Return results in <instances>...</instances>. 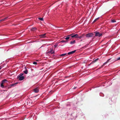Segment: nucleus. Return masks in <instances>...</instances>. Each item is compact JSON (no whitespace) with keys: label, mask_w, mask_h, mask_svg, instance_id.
I'll list each match as a JSON object with an SVG mask.
<instances>
[{"label":"nucleus","mask_w":120,"mask_h":120,"mask_svg":"<svg viewBox=\"0 0 120 120\" xmlns=\"http://www.w3.org/2000/svg\"><path fill=\"white\" fill-rule=\"evenodd\" d=\"M94 35V34L92 33H89L86 34V37L88 38L93 37Z\"/></svg>","instance_id":"f257e3e1"},{"label":"nucleus","mask_w":120,"mask_h":120,"mask_svg":"<svg viewBox=\"0 0 120 120\" xmlns=\"http://www.w3.org/2000/svg\"><path fill=\"white\" fill-rule=\"evenodd\" d=\"M95 36H98L99 37L101 36L102 35V34L100 33L99 32H95Z\"/></svg>","instance_id":"f03ea898"},{"label":"nucleus","mask_w":120,"mask_h":120,"mask_svg":"<svg viewBox=\"0 0 120 120\" xmlns=\"http://www.w3.org/2000/svg\"><path fill=\"white\" fill-rule=\"evenodd\" d=\"M34 92L35 93H37L38 92L39 90L38 88H36L33 90Z\"/></svg>","instance_id":"7ed1b4c3"},{"label":"nucleus","mask_w":120,"mask_h":120,"mask_svg":"<svg viewBox=\"0 0 120 120\" xmlns=\"http://www.w3.org/2000/svg\"><path fill=\"white\" fill-rule=\"evenodd\" d=\"M76 50H75L74 51L69 52L68 53V55H70L72 54H73L75 52Z\"/></svg>","instance_id":"20e7f679"},{"label":"nucleus","mask_w":120,"mask_h":120,"mask_svg":"<svg viewBox=\"0 0 120 120\" xmlns=\"http://www.w3.org/2000/svg\"><path fill=\"white\" fill-rule=\"evenodd\" d=\"M73 34L71 35V38H77L78 37V34H76L74 35H73Z\"/></svg>","instance_id":"39448f33"},{"label":"nucleus","mask_w":120,"mask_h":120,"mask_svg":"<svg viewBox=\"0 0 120 120\" xmlns=\"http://www.w3.org/2000/svg\"><path fill=\"white\" fill-rule=\"evenodd\" d=\"M111 59H108L107 61L105 63H104L101 66V67H102L104 65H105V64H107L110 60Z\"/></svg>","instance_id":"423d86ee"},{"label":"nucleus","mask_w":120,"mask_h":120,"mask_svg":"<svg viewBox=\"0 0 120 120\" xmlns=\"http://www.w3.org/2000/svg\"><path fill=\"white\" fill-rule=\"evenodd\" d=\"M19 80H22L24 79V77L23 76H19Z\"/></svg>","instance_id":"0eeeda50"},{"label":"nucleus","mask_w":120,"mask_h":120,"mask_svg":"<svg viewBox=\"0 0 120 120\" xmlns=\"http://www.w3.org/2000/svg\"><path fill=\"white\" fill-rule=\"evenodd\" d=\"M8 81L6 79H4L1 82L4 84L5 83H7Z\"/></svg>","instance_id":"6e6552de"},{"label":"nucleus","mask_w":120,"mask_h":120,"mask_svg":"<svg viewBox=\"0 0 120 120\" xmlns=\"http://www.w3.org/2000/svg\"><path fill=\"white\" fill-rule=\"evenodd\" d=\"M8 17H7L4 18V19H2L1 20V21H5L8 19Z\"/></svg>","instance_id":"1a4fd4ad"},{"label":"nucleus","mask_w":120,"mask_h":120,"mask_svg":"<svg viewBox=\"0 0 120 120\" xmlns=\"http://www.w3.org/2000/svg\"><path fill=\"white\" fill-rule=\"evenodd\" d=\"M46 34H44L41 35H40V37L41 38H44L46 37Z\"/></svg>","instance_id":"9d476101"},{"label":"nucleus","mask_w":120,"mask_h":120,"mask_svg":"<svg viewBox=\"0 0 120 120\" xmlns=\"http://www.w3.org/2000/svg\"><path fill=\"white\" fill-rule=\"evenodd\" d=\"M25 68L26 69V70L24 71L23 72L24 73L26 74H27L28 72V71L27 69L26 68V67H25Z\"/></svg>","instance_id":"9b49d317"},{"label":"nucleus","mask_w":120,"mask_h":120,"mask_svg":"<svg viewBox=\"0 0 120 120\" xmlns=\"http://www.w3.org/2000/svg\"><path fill=\"white\" fill-rule=\"evenodd\" d=\"M72 34H71V35L67 36V37L65 38V39L66 40H68V39L70 38L69 36H71V35H72Z\"/></svg>","instance_id":"f8f14e48"},{"label":"nucleus","mask_w":120,"mask_h":120,"mask_svg":"<svg viewBox=\"0 0 120 120\" xmlns=\"http://www.w3.org/2000/svg\"><path fill=\"white\" fill-rule=\"evenodd\" d=\"M75 42V41L74 40L73 41H71L70 42V44H74Z\"/></svg>","instance_id":"ddd939ff"},{"label":"nucleus","mask_w":120,"mask_h":120,"mask_svg":"<svg viewBox=\"0 0 120 120\" xmlns=\"http://www.w3.org/2000/svg\"><path fill=\"white\" fill-rule=\"evenodd\" d=\"M4 84L1 82V83L0 84V86L3 88H4Z\"/></svg>","instance_id":"4468645a"},{"label":"nucleus","mask_w":120,"mask_h":120,"mask_svg":"<svg viewBox=\"0 0 120 120\" xmlns=\"http://www.w3.org/2000/svg\"><path fill=\"white\" fill-rule=\"evenodd\" d=\"M49 53H50L51 54H53L54 53V51H53L52 50L49 52Z\"/></svg>","instance_id":"2eb2a0df"},{"label":"nucleus","mask_w":120,"mask_h":120,"mask_svg":"<svg viewBox=\"0 0 120 120\" xmlns=\"http://www.w3.org/2000/svg\"><path fill=\"white\" fill-rule=\"evenodd\" d=\"M99 17H98L96 19L93 21V23H94L95 22H96V21H97L99 19Z\"/></svg>","instance_id":"dca6fc26"},{"label":"nucleus","mask_w":120,"mask_h":120,"mask_svg":"<svg viewBox=\"0 0 120 120\" xmlns=\"http://www.w3.org/2000/svg\"><path fill=\"white\" fill-rule=\"evenodd\" d=\"M36 29H37L35 27H34V28H32L31 29V30L34 31Z\"/></svg>","instance_id":"f3484780"},{"label":"nucleus","mask_w":120,"mask_h":120,"mask_svg":"<svg viewBox=\"0 0 120 120\" xmlns=\"http://www.w3.org/2000/svg\"><path fill=\"white\" fill-rule=\"evenodd\" d=\"M67 54V53H64L63 54H62L60 55V56H63L66 55Z\"/></svg>","instance_id":"a211bd4d"},{"label":"nucleus","mask_w":120,"mask_h":120,"mask_svg":"<svg viewBox=\"0 0 120 120\" xmlns=\"http://www.w3.org/2000/svg\"><path fill=\"white\" fill-rule=\"evenodd\" d=\"M111 22H116V21L114 19H113L111 20Z\"/></svg>","instance_id":"6ab92c4d"},{"label":"nucleus","mask_w":120,"mask_h":120,"mask_svg":"<svg viewBox=\"0 0 120 120\" xmlns=\"http://www.w3.org/2000/svg\"><path fill=\"white\" fill-rule=\"evenodd\" d=\"M67 41H64V40H62V41L61 42H65L66 43Z\"/></svg>","instance_id":"aec40b11"},{"label":"nucleus","mask_w":120,"mask_h":120,"mask_svg":"<svg viewBox=\"0 0 120 120\" xmlns=\"http://www.w3.org/2000/svg\"><path fill=\"white\" fill-rule=\"evenodd\" d=\"M83 37L82 35L80 36H78V37H77V38H80Z\"/></svg>","instance_id":"412c9836"},{"label":"nucleus","mask_w":120,"mask_h":120,"mask_svg":"<svg viewBox=\"0 0 120 120\" xmlns=\"http://www.w3.org/2000/svg\"><path fill=\"white\" fill-rule=\"evenodd\" d=\"M38 19H40L41 21H43V18H38Z\"/></svg>","instance_id":"4be33fe9"},{"label":"nucleus","mask_w":120,"mask_h":120,"mask_svg":"<svg viewBox=\"0 0 120 120\" xmlns=\"http://www.w3.org/2000/svg\"><path fill=\"white\" fill-rule=\"evenodd\" d=\"M98 60V58H97L96 59H95L94 61V62H96V61H97Z\"/></svg>","instance_id":"5701e85b"},{"label":"nucleus","mask_w":120,"mask_h":120,"mask_svg":"<svg viewBox=\"0 0 120 120\" xmlns=\"http://www.w3.org/2000/svg\"><path fill=\"white\" fill-rule=\"evenodd\" d=\"M33 64H37V63L36 62H33Z\"/></svg>","instance_id":"b1692460"},{"label":"nucleus","mask_w":120,"mask_h":120,"mask_svg":"<svg viewBox=\"0 0 120 120\" xmlns=\"http://www.w3.org/2000/svg\"><path fill=\"white\" fill-rule=\"evenodd\" d=\"M120 60V57H119L116 59V60Z\"/></svg>","instance_id":"393cba45"},{"label":"nucleus","mask_w":120,"mask_h":120,"mask_svg":"<svg viewBox=\"0 0 120 120\" xmlns=\"http://www.w3.org/2000/svg\"><path fill=\"white\" fill-rule=\"evenodd\" d=\"M57 45H55L54 46L55 47H56L57 46Z\"/></svg>","instance_id":"a878e982"},{"label":"nucleus","mask_w":120,"mask_h":120,"mask_svg":"<svg viewBox=\"0 0 120 120\" xmlns=\"http://www.w3.org/2000/svg\"><path fill=\"white\" fill-rule=\"evenodd\" d=\"M15 84H12L11 85V86H13L14 85H15Z\"/></svg>","instance_id":"bb28decb"},{"label":"nucleus","mask_w":120,"mask_h":120,"mask_svg":"<svg viewBox=\"0 0 120 120\" xmlns=\"http://www.w3.org/2000/svg\"><path fill=\"white\" fill-rule=\"evenodd\" d=\"M77 88V87H74V88H73V89H75L76 88Z\"/></svg>","instance_id":"cd10ccee"},{"label":"nucleus","mask_w":120,"mask_h":120,"mask_svg":"<svg viewBox=\"0 0 120 120\" xmlns=\"http://www.w3.org/2000/svg\"><path fill=\"white\" fill-rule=\"evenodd\" d=\"M23 74H24L23 73H21V75H23Z\"/></svg>","instance_id":"c85d7f7f"},{"label":"nucleus","mask_w":120,"mask_h":120,"mask_svg":"<svg viewBox=\"0 0 120 120\" xmlns=\"http://www.w3.org/2000/svg\"><path fill=\"white\" fill-rule=\"evenodd\" d=\"M2 68V67H1V66H0V70Z\"/></svg>","instance_id":"c756f323"},{"label":"nucleus","mask_w":120,"mask_h":120,"mask_svg":"<svg viewBox=\"0 0 120 120\" xmlns=\"http://www.w3.org/2000/svg\"><path fill=\"white\" fill-rule=\"evenodd\" d=\"M52 92V91H51L49 93H51V92Z\"/></svg>","instance_id":"7c9ffc66"},{"label":"nucleus","mask_w":120,"mask_h":120,"mask_svg":"<svg viewBox=\"0 0 120 120\" xmlns=\"http://www.w3.org/2000/svg\"><path fill=\"white\" fill-rule=\"evenodd\" d=\"M91 64H90L89 65H90Z\"/></svg>","instance_id":"2f4dec72"},{"label":"nucleus","mask_w":120,"mask_h":120,"mask_svg":"<svg viewBox=\"0 0 120 120\" xmlns=\"http://www.w3.org/2000/svg\"><path fill=\"white\" fill-rule=\"evenodd\" d=\"M67 77H68L66 76V77H65V78H67Z\"/></svg>","instance_id":"473e14b6"},{"label":"nucleus","mask_w":120,"mask_h":120,"mask_svg":"<svg viewBox=\"0 0 120 120\" xmlns=\"http://www.w3.org/2000/svg\"><path fill=\"white\" fill-rule=\"evenodd\" d=\"M1 21V20H0V22Z\"/></svg>","instance_id":"72a5a7b5"}]
</instances>
